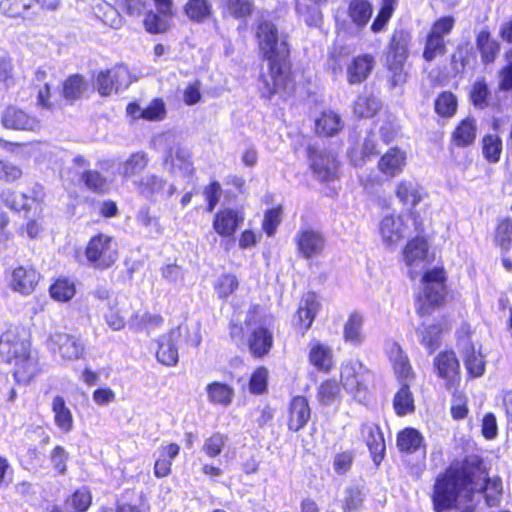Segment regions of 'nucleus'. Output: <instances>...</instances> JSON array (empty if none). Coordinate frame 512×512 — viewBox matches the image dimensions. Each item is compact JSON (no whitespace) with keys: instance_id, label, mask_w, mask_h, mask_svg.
<instances>
[{"instance_id":"603ef678","label":"nucleus","mask_w":512,"mask_h":512,"mask_svg":"<svg viewBox=\"0 0 512 512\" xmlns=\"http://www.w3.org/2000/svg\"><path fill=\"white\" fill-rule=\"evenodd\" d=\"M457 109V99L451 92H442L435 100V111L441 117H451Z\"/></svg>"},{"instance_id":"a19ab883","label":"nucleus","mask_w":512,"mask_h":512,"mask_svg":"<svg viewBox=\"0 0 512 512\" xmlns=\"http://www.w3.org/2000/svg\"><path fill=\"white\" fill-rule=\"evenodd\" d=\"M184 11L190 20L204 22L212 14V5L208 0H188Z\"/></svg>"},{"instance_id":"ea45409f","label":"nucleus","mask_w":512,"mask_h":512,"mask_svg":"<svg viewBox=\"0 0 512 512\" xmlns=\"http://www.w3.org/2000/svg\"><path fill=\"white\" fill-rule=\"evenodd\" d=\"M321 308V302L314 292L305 293L298 305V320H314Z\"/></svg>"},{"instance_id":"58836bf2","label":"nucleus","mask_w":512,"mask_h":512,"mask_svg":"<svg viewBox=\"0 0 512 512\" xmlns=\"http://www.w3.org/2000/svg\"><path fill=\"white\" fill-rule=\"evenodd\" d=\"M394 52L388 55L387 61L389 69L393 73V86L400 85L406 81V74L403 72V63L406 59V53L403 47H391Z\"/></svg>"},{"instance_id":"2eb2a0df","label":"nucleus","mask_w":512,"mask_h":512,"mask_svg":"<svg viewBox=\"0 0 512 512\" xmlns=\"http://www.w3.org/2000/svg\"><path fill=\"white\" fill-rule=\"evenodd\" d=\"M165 169L180 176H190L194 170L191 153L179 144L173 145L164 156Z\"/></svg>"},{"instance_id":"a18cd8bd","label":"nucleus","mask_w":512,"mask_h":512,"mask_svg":"<svg viewBox=\"0 0 512 512\" xmlns=\"http://www.w3.org/2000/svg\"><path fill=\"white\" fill-rule=\"evenodd\" d=\"M422 443V436L413 428H406L398 434L397 446L401 451L412 453L416 451Z\"/></svg>"},{"instance_id":"37998d69","label":"nucleus","mask_w":512,"mask_h":512,"mask_svg":"<svg viewBox=\"0 0 512 512\" xmlns=\"http://www.w3.org/2000/svg\"><path fill=\"white\" fill-rule=\"evenodd\" d=\"M349 16L358 27H364L372 16V6L367 0H353L349 5Z\"/></svg>"},{"instance_id":"c9c22d12","label":"nucleus","mask_w":512,"mask_h":512,"mask_svg":"<svg viewBox=\"0 0 512 512\" xmlns=\"http://www.w3.org/2000/svg\"><path fill=\"white\" fill-rule=\"evenodd\" d=\"M393 407L397 415L403 416L415 410L414 397L410 390V383H401L400 389L393 399Z\"/></svg>"},{"instance_id":"b1692460","label":"nucleus","mask_w":512,"mask_h":512,"mask_svg":"<svg viewBox=\"0 0 512 512\" xmlns=\"http://www.w3.org/2000/svg\"><path fill=\"white\" fill-rule=\"evenodd\" d=\"M310 418V408L308 401L303 396H296L289 405L288 428L291 431L298 432L307 424Z\"/></svg>"},{"instance_id":"13d9d810","label":"nucleus","mask_w":512,"mask_h":512,"mask_svg":"<svg viewBox=\"0 0 512 512\" xmlns=\"http://www.w3.org/2000/svg\"><path fill=\"white\" fill-rule=\"evenodd\" d=\"M34 0H3L0 2V10L9 17L21 16L30 9Z\"/></svg>"},{"instance_id":"774afa93","label":"nucleus","mask_w":512,"mask_h":512,"mask_svg":"<svg viewBox=\"0 0 512 512\" xmlns=\"http://www.w3.org/2000/svg\"><path fill=\"white\" fill-rule=\"evenodd\" d=\"M74 510L78 512L86 511L91 504V495L86 488L77 490L69 501Z\"/></svg>"},{"instance_id":"4c0bfd02","label":"nucleus","mask_w":512,"mask_h":512,"mask_svg":"<svg viewBox=\"0 0 512 512\" xmlns=\"http://www.w3.org/2000/svg\"><path fill=\"white\" fill-rule=\"evenodd\" d=\"M397 198L406 205L416 206L422 199L419 185L412 180H401L396 186Z\"/></svg>"},{"instance_id":"e433bc0d","label":"nucleus","mask_w":512,"mask_h":512,"mask_svg":"<svg viewBox=\"0 0 512 512\" xmlns=\"http://www.w3.org/2000/svg\"><path fill=\"white\" fill-rule=\"evenodd\" d=\"M208 400L215 405L228 406L231 404L234 391L229 385L221 382H212L206 386Z\"/></svg>"},{"instance_id":"79ce46f5","label":"nucleus","mask_w":512,"mask_h":512,"mask_svg":"<svg viewBox=\"0 0 512 512\" xmlns=\"http://www.w3.org/2000/svg\"><path fill=\"white\" fill-rule=\"evenodd\" d=\"M316 132L324 136H333L342 128L339 115L332 111L322 113L315 123Z\"/></svg>"},{"instance_id":"412c9836","label":"nucleus","mask_w":512,"mask_h":512,"mask_svg":"<svg viewBox=\"0 0 512 512\" xmlns=\"http://www.w3.org/2000/svg\"><path fill=\"white\" fill-rule=\"evenodd\" d=\"M406 161V152L398 147H393L381 156L378 161V169L385 176L394 178L404 171Z\"/></svg>"},{"instance_id":"f704fd0d","label":"nucleus","mask_w":512,"mask_h":512,"mask_svg":"<svg viewBox=\"0 0 512 512\" xmlns=\"http://www.w3.org/2000/svg\"><path fill=\"white\" fill-rule=\"evenodd\" d=\"M93 10L95 15L106 25L112 28H119L122 25L121 10L116 5L112 6L111 3L102 1L94 4Z\"/></svg>"},{"instance_id":"20e7f679","label":"nucleus","mask_w":512,"mask_h":512,"mask_svg":"<svg viewBox=\"0 0 512 512\" xmlns=\"http://www.w3.org/2000/svg\"><path fill=\"white\" fill-rule=\"evenodd\" d=\"M85 254L93 268L107 269L118 258L117 243L112 237L100 233L90 239Z\"/></svg>"},{"instance_id":"9d476101","label":"nucleus","mask_w":512,"mask_h":512,"mask_svg":"<svg viewBox=\"0 0 512 512\" xmlns=\"http://www.w3.org/2000/svg\"><path fill=\"white\" fill-rule=\"evenodd\" d=\"M49 346L63 360L73 361L83 357L85 348L79 338L74 335L56 332L49 338Z\"/></svg>"},{"instance_id":"9b49d317","label":"nucleus","mask_w":512,"mask_h":512,"mask_svg":"<svg viewBox=\"0 0 512 512\" xmlns=\"http://www.w3.org/2000/svg\"><path fill=\"white\" fill-rule=\"evenodd\" d=\"M308 157L315 176L321 181L333 180L337 175L338 162L332 152L308 147Z\"/></svg>"},{"instance_id":"c756f323","label":"nucleus","mask_w":512,"mask_h":512,"mask_svg":"<svg viewBox=\"0 0 512 512\" xmlns=\"http://www.w3.org/2000/svg\"><path fill=\"white\" fill-rule=\"evenodd\" d=\"M477 134L476 120L467 117L462 120L452 133V142L457 147H467L474 143Z\"/></svg>"},{"instance_id":"3c124183","label":"nucleus","mask_w":512,"mask_h":512,"mask_svg":"<svg viewBox=\"0 0 512 512\" xmlns=\"http://www.w3.org/2000/svg\"><path fill=\"white\" fill-rule=\"evenodd\" d=\"M86 188L96 193H105L109 183L106 177L96 170H87L81 176Z\"/></svg>"},{"instance_id":"09e8293b","label":"nucleus","mask_w":512,"mask_h":512,"mask_svg":"<svg viewBox=\"0 0 512 512\" xmlns=\"http://www.w3.org/2000/svg\"><path fill=\"white\" fill-rule=\"evenodd\" d=\"M309 358L311 363L319 369L328 370L332 366V351L322 344L312 347Z\"/></svg>"},{"instance_id":"0eeeda50","label":"nucleus","mask_w":512,"mask_h":512,"mask_svg":"<svg viewBox=\"0 0 512 512\" xmlns=\"http://www.w3.org/2000/svg\"><path fill=\"white\" fill-rule=\"evenodd\" d=\"M30 346L29 333L18 326L9 328L0 337V355L9 362L30 353Z\"/></svg>"},{"instance_id":"72a5a7b5","label":"nucleus","mask_w":512,"mask_h":512,"mask_svg":"<svg viewBox=\"0 0 512 512\" xmlns=\"http://www.w3.org/2000/svg\"><path fill=\"white\" fill-rule=\"evenodd\" d=\"M88 89V82L84 76L73 74L63 83L62 95L70 102H73L83 96Z\"/></svg>"},{"instance_id":"473e14b6","label":"nucleus","mask_w":512,"mask_h":512,"mask_svg":"<svg viewBox=\"0 0 512 512\" xmlns=\"http://www.w3.org/2000/svg\"><path fill=\"white\" fill-rule=\"evenodd\" d=\"M52 411L54 413L55 424L59 427V429L63 432L71 431L74 422L73 416L63 397H54L52 401Z\"/></svg>"},{"instance_id":"a878e982","label":"nucleus","mask_w":512,"mask_h":512,"mask_svg":"<svg viewBox=\"0 0 512 512\" xmlns=\"http://www.w3.org/2000/svg\"><path fill=\"white\" fill-rule=\"evenodd\" d=\"M389 357L393 362L395 373L401 383H411L415 379V374L410 365L407 355H405L401 347L394 343L389 350Z\"/></svg>"},{"instance_id":"680f3d73","label":"nucleus","mask_w":512,"mask_h":512,"mask_svg":"<svg viewBox=\"0 0 512 512\" xmlns=\"http://www.w3.org/2000/svg\"><path fill=\"white\" fill-rule=\"evenodd\" d=\"M268 370L265 367L257 368L249 381L250 392L256 395L262 394L266 391L268 381Z\"/></svg>"},{"instance_id":"7c9ffc66","label":"nucleus","mask_w":512,"mask_h":512,"mask_svg":"<svg viewBox=\"0 0 512 512\" xmlns=\"http://www.w3.org/2000/svg\"><path fill=\"white\" fill-rule=\"evenodd\" d=\"M476 47L480 52L481 61L484 64L493 63L500 51L499 42L492 39L490 32L487 30H482L477 35Z\"/></svg>"},{"instance_id":"052dcab7","label":"nucleus","mask_w":512,"mask_h":512,"mask_svg":"<svg viewBox=\"0 0 512 512\" xmlns=\"http://www.w3.org/2000/svg\"><path fill=\"white\" fill-rule=\"evenodd\" d=\"M489 89L484 79L475 81L470 91V99L473 105L483 109L488 105Z\"/></svg>"},{"instance_id":"4d7b16f0","label":"nucleus","mask_w":512,"mask_h":512,"mask_svg":"<svg viewBox=\"0 0 512 512\" xmlns=\"http://www.w3.org/2000/svg\"><path fill=\"white\" fill-rule=\"evenodd\" d=\"M495 243L501 247L504 252H507L510 249L511 240H512V220L511 219H503L499 222L495 237Z\"/></svg>"},{"instance_id":"dca6fc26","label":"nucleus","mask_w":512,"mask_h":512,"mask_svg":"<svg viewBox=\"0 0 512 512\" xmlns=\"http://www.w3.org/2000/svg\"><path fill=\"white\" fill-rule=\"evenodd\" d=\"M1 122L11 130L36 132L40 129V121L36 117L14 106L3 111Z\"/></svg>"},{"instance_id":"8fccbe9b","label":"nucleus","mask_w":512,"mask_h":512,"mask_svg":"<svg viewBox=\"0 0 512 512\" xmlns=\"http://www.w3.org/2000/svg\"><path fill=\"white\" fill-rule=\"evenodd\" d=\"M76 293L74 282L66 278H59L50 288L51 297L58 301H68Z\"/></svg>"},{"instance_id":"393cba45","label":"nucleus","mask_w":512,"mask_h":512,"mask_svg":"<svg viewBox=\"0 0 512 512\" xmlns=\"http://www.w3.org/2000/svg\"><path fill=\"white\" fill-rule=\"evenodd\" d=\"M361 431L374 462L379 464L385 450V441L380 428L372 422H367L362 425Z\"/></svg>"},{"instance_id":"de8ad7c7","label":"nucleus","mask_w":512,"mask_h":512,"mask_svg":"<svg viewBox=\"0 0 512 512\" xmlns=\"http://www.w3.org/2000/svg\"><path fill=\"white\" fill-rule=\"evenodd\" d=\"M446 53V44L442 37L429 34L426 37L425 46L423 50V58L431 62L438 56H443Z\"/></svg>"},{"instance_id":"f8f14e48","label":"nucleus","mask_w":512,"mask_h":512,"mask_svg":"<svg viewBox=\"0 0 512 512\" xmlns=\"http://www.w3.org/2000/svg\"><path fill=\"white\" fill-rule=\"evenodd\" d=\"M437 375L445 381L448 390H455L460 382V364L453 351L439 353L434 359Z\"/></svg>"},{"instance_id":"f257e3e1","label":"nucleus","mask_w":512,"mask_h":512,"mask_svg":"<svg viewBox=\"0 0 512 512\" xmlns=\"http://www.w3.org/2000/svg\"><path fill=\"white\" fill-rule=\"evenodd\" d=\"M259 50L268 62V72L259 79L262 98L271 99L274 95L286 99L295 88L287 66L289 48L285 36L279 34L276 26L269 21L259 23L256 31Z\"/></svg>"},{"instance_id":"e2e57ef3","label":"nucleus","mask_w":512,"mask_h":512,"mask_svg":"<svg viewBox=\"0 0 512 512\" xmlns=\"http://www.w3.org/2000/svg\"><path fill=\"white\" fill-rule=\"evenodd\" d=\"M144 25L150 33H161L168 28L169 20L161 14L148 12L144 18Z\"/></svg>"},{"instance_id":"5fc2aeb1","label":"nucleus","mask_w":512,"mask_h":512,"mask_svg":"<svg viewBox=\"0 0 512 512\" xmlns=\"http://www.w3.org/2000/svg\"><path fill=\"white\" fill-rule=\"evenodd\" d=\"M0 147L22 160L29 159L36 152V145L33 143L20 144L0 139Z\"/></svg>"},{"instance_id":"7ed1b4c3","label":"nucleus","mask_w":512,"mask_h":512,"mask_svg":"<svg viewBox=\"0 0 512 512\" xmlns=\"http://www.w3.org/2000/svg\"><path fill=\"white\" fill-rule=\"evenodd\" d=\"M445 296V275L442 268H433L423 275V291L418 297L417 310L420 317H426L439 306Z\"/></svg>"},{"instance_id":"864d4df0","label":"nucleus","mask_w":512,"mask_h":512,"mask_svg":"<svg viewBox=\"0 0 512 512\" xmlns=\"http://www.w3.org/2000/svg\"><path fill=\"white\" fill-rule=\"evenodd\" d=\"M502 151V140L496 134H489L483 138V155L491 163L500 159Z\"/></svg>"},{"instance_id":"1a4fd4ad","label":"nucleus","mask_w":512,"mask_h":512,"mask_svg":"<svg viewBox=\"0 0 512 512\" xmlns=\"http://www.w3.org/2000/svg\"><path fill=\"white\" fill-rule=\"evenodd\" d=\"M130 84L129 71L124 66L101 71L96 77L95 87L101 96H110Z\"/></svg>"},{"instance_id":"4468645a","label":"nucleus","mask_w":512,"mask_h":512,"mask_svg":"<svg viewBox=\"0 0 512 512\" xmlns=\"http://www.w3.org/2000/svg\"><path fill=\"white\" fill-rule=\"evenodd\" d=\"M134 184L139 194L150 201H156L158 197L168 198L176 191L173 184H168L155 174L146 175L140 180L134 181Z\"/></svg>"},{"instance_id":"39448f33","label":"nucleus","mask_w":512,"mask_h":512,"mask_svg":"<svg viewBox=\"0 0 512 512\" xmlns=\"http://www.w3.org/2000/svg\"><path fill=\"white\" fill-rule=\"evenodd\" d=\"M471 334L470 326L462 324L456 332L457 346L469 377L478 378L485 372V360L482 353L476 350Z\"/></svg>"},{"instance_id":"0e129e2a","label":"nucleus","mask_w":512,"mask_h":512,"mask_svg":"<svg viewBox=\"0 0 512 512\" xmlns=\"http://www.w3.org/2000/svg\"><path fill=\"white\" fill-rule=\"evenodd\" d=\"M318 395L321 403L329 405L339 397L340 386L336 381L328 380L321 384Z\"/></svg>"},{"instance_id":"bb28decb","label":"nucleus","mask_w":512,"mask_h":512,"mask_svg":"<svg viewBox=\"0 0 512 512\" xmlns=\"http://www.w3.org/2000/svg\"><path fill=\"white\" fill-rule=\"evenodd\" d=\"M15 361L13 375L15 380L20 384H28L40 371L38 360L33 357L31 352L20 357Z\"/></svg>"},{"instance_id":"2f4dec72","label":"nucleus","mask_w":512,"mask_h":512,"mask_svg":"<svg viewBox=\"0 0 512 512\" xmlns=\"http://www.w3.org/2000/svg\"><path fill=\"white\" fill-rule=\"evenodd\" d=\"M177 343L175 339H172L170 334L160 339L159 347L156 351V358L161 364L173 367L178 363Z\"/></svg>"},{"instance_id":"69168bd1","label":"nucleus","mask_w":512,"mask_h":512,"mask_svg":"<svg viewBox=\"0 0 512 512\" xmlns=\"http://www.w3.org/2000/svg\"><path fill=\"white\" fill-rule=\"evenodd\" d=\"M227 7L229 13L236 18H243L249 15L253 10L252 0H228Z\"/></svg>"},{"instance_id":"6ab92c4d","label":"nucleus","mask_w":512,"mask_h":512,"mask_svg":"<svg viewBox=\"0 0 512 512\" xmlns=\"http://www.w3.org/2000/svg\"><path fill=\"white\" fill-rule=\"evenodd\" d=\"M244 222L242 212L233 209H223L215 214L213 228L222 237H231Z\"/></svg>"},{"instance_id":"f03ea898","label":"nucleus","mask_w":512,"mask_h":512,"mask_svg":"<svg viewBox=\"0 0 512 512\" xmlns=\"http://www.w3.org/2000/svg\"><path fill=\"white\" fill-rule=\"evenodd\" d=\"M472 483L463 474L448 475L438 479L433 492V504L436 512L450 509L457 498L472 491Z\"/></svg>"},{"instance_id":"6e6552de","label":"nucleus","mask_w":512,"mask_h":512,"mask_svg":"<svg viewBox=\"0 0 512 512\" xmlns=\"http://www.w3.org/2000/svg\"><path fill=\"white\" fill-rule=\"evenodd\" d=\"M1 198L11 209L33 211L34 214H40L44 191L42 186L35 185L27 193L5 190L2 192Z\"/></svg>"},{"instance_id":"aec40b11","label":"nucleus","mask_w":512,"mask_h":512,"mask_svg":"<svg viewBox=\"0 0 512 512\" xmlns=\"http://www.w3.org/2000/svg\"><path fill=\"white\" fill-rule=\"evenodd\" d=\"M39 278L35 269L19 266L11 274L9 287L22 295H29L34 291Z\"/></svg>"},{"instance_id":"338daca9","label":"nucleus","mask_w":512,"mask_h":512,"mask_svg":"<svg viewBox=\"0 0 512 512\" xmlns=\"http://www.w3.org/2000/svg\"><path fill=\"white\" fill-rule=\"evenodd\" d=\"M225 442L226 437L224 435L220 433H215L205 441L203 451L209 457H216L221 453L222 448L225 445Z\"/></svg>"},{"instance_id":"cd10ccee","label":"nucleus","mask_w":512,"mask_h":512,"mask_svg":"<svg viewBox=\"0 0 512 512\" xmlns=\"http://www.w3.org/2000/svg\"><path fill=\"white\" fill-rule=\"evenodd\" d=\"M417 334L420 343L425 346L428 352L433 353L441 343L443 328L440 322L422 323L418 329Z\"/></svg>"},{"instance_id":"c03bdc74","label":"nucleus","mask_w":512,"mask_h":512,"mask_svg":"<svg viewBox=\"0 0 512 512\" xmlns=\"http://www.w3.org/2000/svg\"><path fill=\"white\" fill-rule=\"evenodd\" d=\"M148 157L143 152L132 154L120 167V173L124 177H131L142 172L148 165Z\"/></svg>"},{"instance_id":"423d86ee","label":"nucleus","mask_w":512,"mask_h":512,"mask_svg":"<svg viewBox=\"0 0 512 512\" xmlns=\"http://www.w3.org/2000/svg\"><path fill=\"white\" fill-rule=\"evenodd\" d=\"M371 377L370 370L358 360L349 361L341 368V381L344 389L359 402L365 399Z\"/></svg>"},{"instance_id":"4be33fe9","label":"nucleus","mask_w":512,"mask_h":512,"mask_svg":"<svg viewBox=\"0 0 512 512\" xmlns=\"http://www.w3.org/2000/svg\"><path fill=\"white\" fill-rule=\"evenodd\" d=\"M375 58L371 54L354 57L347 66V81L351 85L364 82L371 74Z\"/></svg>"},{"instance_id":"c85d7f7f","label":"nucleus","mask_w":512,"mask_h":512,"mask_svg":"<svg viewBox=\"0 0 512 512\" xmlns=\"http://www.w3.org/2000/svg\"><path fill=\"white\" fill-rule=\"evenodd\" d=\"M172 339L178 343L196 347L201 342L200 324L199 322H183L178 325L175 330L170 332Z\"/></svg>"},{"instance_id":"49530a36","label":"nucleus","mask_w":512,"mask_h":512,"mask_svg":"<svg viewBox=\"0 0 512 512\" xmlns=\"http://www.w3.org/2000/svg\"><path fill=\"white\" fill-rule=\"evenodd\" d=\"M381 103L374 96L361 95L354 104V113L359 117H372L380 109Z\"/></svg>"},{"instance_id":"ddd939ff","label":"nucleus","mask_w":512,"mask_h":512,"mask_svg":"<svg viewBox=\"0 0 512 512\" xmlns=\"http://www.w3.org/2000/svg\"><path fill=\"white\" fill-rule=\"evenodd\" d=\"M404 260L409 267L410 277L414 279L428 263V244L423 238H415L407 243L403 251Z\"/></svg>"},{"instance_id":"f3484780","label":"nucleus","mask_w":512,"mask_h":512,"mask_svg":"<svg viewBox=\"0 0 512 512\" xmlns=\"http://www.w3.org/2000/svg\"><path fill=\"white\" fill-rule=\"evenodd\" d=\"M296 242L300 254L306 259L319 256L325 248V238L322 233L310 228L299 231Z\"/></svg>"},{"instance_id":"bf43d9fd","label":"nucleus","mask_w":512,"mask_h":512,"mask_svg":"<svg viewBox=\"0 0 512 512\" xmlns=\"http://www.w3.org/2000/svg\"><path fill=\"white\" fill-rule=\"evenodd\" d=\"M486 503L488 506L493 507L498 505L502 495V482L498 477L488 478L483 487Z\"/></svg>"},{"instance_id":"5701e85b","label":"nucleus","mask_w":512,"mask_h":512,"mask_svg":"<svg viewBox=\"0 0 512 512\" xmlns=\"http://www.w3.org/2000/svg\"><path fill=\"white\" fill-rule=\"evenodd\" d=\"M248 347L255 357H263L269 353L273 345L272 333L263 326H255L249 329Z\"/></svg>"},{"instance_id":"6e6d98bb","label":"nucleus","mask_w":512,"mask_h":512,"mask_svg":"<svg viewBox=\"0 0 512 512\" xmlns=\"http://www.w3.org/2000/svg\"><path fill=\"white\" fill-rule=\"evenodd\" d=\"M239 286V281L235 275L223 274L218 277L214 284L217 295L225 299L230 296Z\"/></svg>"},{"instance_id":"a211bd4d","label":"nucleus","mask_w":512,"mask_h":512,"mask_svg":"<svg viewBox=\"0 0 512 512\" xmlns=\"http://www.w3.org/2000/svg\"><path fill=\"white\" fill-rule=\"evenodd\" d=\"M379 231L384 245L392 247L404 238L406 226L401 216L389 214L380 221Z\"/></svg>"}]
</instances>
